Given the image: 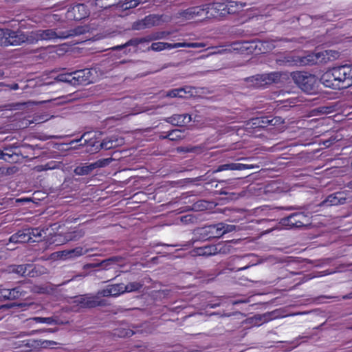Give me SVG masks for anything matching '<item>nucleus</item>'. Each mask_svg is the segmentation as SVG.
Instances as JSON below:
<instances>
[{"label": "nucleus", "mask_w": 352, "mask_h": 352, "mask_svg": "<svg viewBox=\"0 0 352 352\" xmlns=\"http://www.w3.org/2000/svg\"><path fill=\"white\" fill-rule=\"evenodd\" d=\"M334 76L342 88L352 85V65H344L332 68Z\"/></svg>", "instance_id": "4"}, {"label": "nucleus", "mask_w": 352, "mask_h": 352, "mask_svg": "<svg viewBox=\"0 0 352 352\" xmlns=\"http://www.w3.org/2000/svg\"><path fill=\"white\" fill-rule=\"evenodd\" d=\"M352 197L346 191H338L328 195L320 204V206H333L349 204Z\"/></svg>", "instance_id": "6"}, {"label": "nucleus", "mask_w": 352, "mask_h": 352, "mask_svg": "<svg viewBox=\"0 0 352 352\" xmlns=\"http://www.w3.org/2000/svg\"><path fill=\"white\" fill-rule=\"evenodd\" d=\"M77 236V234L74 233V236H71L69 240L72 241V240H78V239L76 238Z\"/></svg>", "instance_id": "64"}, {"label": "nucleus", "mask_w": 352, "mask_h": 352, "mask_svg": "<svg viewBox=\"0 0 352 352\" xmlns=\"http://www.w3.org/2000/svg\"><path fill=\"white\" fill-rule=\"evenodd\" d=\"M294 82L304 92L308 94L319 93V82L315 75L305 72L291 73Z\"/></svg>", "instance_id": "1"}, {"label": "nucleus", "mask_w": 352, "mask_h": 352, "mask_svg": "<svg viewBox=\"0 0 352 352\" xmlns=\"http://www.w3.org/2000/svg\"><path fill=\"white\" fill-rule=\"evenodd\" d=\"M280 223L286 229H296L309 224V217L304 212H296L280 219Z\"/></svg>", "instance_id": "3"}, {"label": "nucleus", "mask_w": 352, "mask_h": 352, "mask_svg": "<svg viewBox=\"0 0 352 352\" xmlns=\"http://www.w3.org/2000/svg\"><path fill=\"white\" fill-rule=\"evenodd\" d=\"M129 46H133V47L138 46V43L137 38H133L130 39L129 41H128L126 43H124L123 45H117V46L113 47L111 48V50L113 51L121 50L124 49V48H126L127 47H129Z\"/></svg>", "instance_id": "36"}, {"label": "nucleus", "mask_w": 352, "mask_h": 352, "mask_svg": "<svg viewBox=\"0 0 352 352\" xmlns=\"http://www.w3.org/2000/svg\"><path fill=\"white\" fill-rule=\"evenodd\" d=\"M182 93L186 94V91H184V89H182V88L174 89L168 91L166 93V96L170 97V98H176V97L182 98V97H183V96L182 94Z\"/></svg>", "instance_id": "42"}, {"label": "nucleus", "mask_w": 352, "mask_h": 352, "mask_svg": "<svg viewBox=\"0 0 352 352\" xmlns=\"http://www.w3.org/2000/svg\"><path fill=\"white\" fill-rule=\"evenodd\" d=\"M267 118L266 116L263 117H257L251 119L248 123V124H250L252 128L257 129V128H262L265 129L266 128V123L267 122Z\"/></svg>", "instance_id": "28"}, {"label": "nucleus", "mask_w": 352, "mask_h": 352, "mask_svg": "<svg viewBox=\"0 0 352 352\" xmlns=\"http://www.w3.org/2000/svg\"><path fill=\"white\" fill-rule=\"evenodd\" d=\"M8 242H31L30 228L19 230L10 236ZM32 242H36L32 240Z\"/></svg>", "instance_id": "22"}, {"label": "nucleus", "mask_w": 352, "mask_h": 352, "mask_svg": "<svg viewBox=\"0 0 352 352\" xmlns=\"http://www.w3.org/2000/svg\"><path fill=\"white\" fill-rule=\"evenodd\" d=\"M204 176H199L195 179H192V182H199V181H204L205 179L204 178Z\"/></svg>", "instance_id": "62"}, {"label": "nucleus", "mask_w": 352, "mask_h": 352, "mask_svg": "<svg viewBox=\"0 0 352 352\" xmlns=\"http://www.w3.org/2000/svg\"><path fill=\"white\" fill-rule=\"evenodd\" d=\"M55 344H56V342H53V341H45V342H43V344L44 345L45 347L50 346L54 345Z\"/></svg>", "instance_id": "58"}, {"label": "nucleus", "mask_w": 352, "mask_h": 352, "mask_svg": "<svg viewBox=\"0 0 352 352\" xmlns=\"http://www.w3.org/2000/svg\"><path fill=\"white\" fill-rule=\"evenodd\" d=\"M146 28L145 24L143 20L135 21L132 25V29L135 30H140Z\"/></svg>", "instance_id": "50"}, {"label": "nucleus", "mask_w": 352, "mask_h": 352, "mask_svg": "<svg viewBox=\"0 0 352 352\" xmlns=\"http://www.w3.org/2000/svg\"><path fill=\"white\" fill-rule=\"evenodd\" d=\"M90 135V133L87 132V133H83V135L81 136V138L78 140H72L71 142H70V144H74L75 142H81L82 139L85 138H87V136H89Z\"/></svg>", "instance_id": "55"}, {"label": "nucleus", "mask_w": 352, "mask_h": 352, "mask_svg": "<svg viewBox=\"0 0 352 352\" xmlns=\"http://www.w3.org/2000/svg\"><path fill=\"white\" fill-rule=\"evenodd\" d=\"M320 82L326 87L333 89H340L341 86L337 81L336 78L334 76V73L332 69L328 70L322 75L320 78Z\"/></svg>", "instance_id": "19"}, {"label": "nucleus", "mask_w": 352, "mask_h": 352, "mask_svg": "<svg viewBox=\"0 0 352 352\" xmlns=\"http://www.w3.org/2000/svg\"><path fill=\"white\" fill-rule=\"evenodd\" d=\"M73 74L72 72H67V73H63L58 74L55 80L58 82H67L69 85H73Z\"/></svg>", "instance_id": "34"}, {"label": "nucleus", "mask_w": 352, "mask_h": 352, "mask_svg": "<svg viewBox=\"0 0 352 352\" xmlns=\"http://www.w3.org/2000/svg\"><path fill=\"white\" fill-rule=\"evenodd\" d=\"M107 139L109 140L110 142H112L113 144H116V146L122 144V139H119L116 136H111L107 138Z\"/></svg>", "instance_id": "53"}, {"label": "nucleus", "mask_w": 352, "mask_h": 352, "mask_svg": "<svg viewBox=\"0 0 352 352\" xmlns=\"http://www.w3.org/2000/svg\"><path fill=\"white\" fill-rule=\"evenodd\" d=\"M208 206V202L204 200H199L197 202L194 203L192 206V210L202 211L204 210H207Z\"/></svg>", "instance_id": "40"}, {"label": "nucleus", "mask_w": 352, "mask_h": 352, "mask_svg": "<svg viewBox=\"0 0 352 352\" xmlns=\"http://www.w3.org/2000/svg\"><path fill=\"white\" fill-rule=\"evenodd\" d=\"M113 160V159L111 157L100 159L93 163L77 166L74 172L76 175H88L96 168L107 166Z\"/></svg>", "instance_id": "7"}, {"label": "nucleus", "mask_w": 352, "mask_h": 352, "mask_svg": "<svg viewBox=\"0 0 352 352\" xmlns=\"http://www.w3.org/2000/svg\"><path fill=\"white\" fill-rule=\"evenodd\" d=\"M31 320L36 323H45L47 324H58V320L56 317H34L32 318Z\"/></svg>", "instance_id": "32"}, {"label": "nucleus", "mask_w": 352, "mask_h": 352, "mask_svg": "<svg viewBox=\"0 0 352 352\" xmlns=\"http://www.w3.org/2000/svg\"><path fill=\"white\" fill-rule=\"evenodd\" d=\"M180 115L184 118V124L190 122V120H191V116L190 115H189L188 113L180 114Z\"/></svg>", "instance_id": "56"}, {"label": "nucleus", "mask_w": 352, "mask_h": 352, "mask_svg": "<svg viewBox=\"0 0 352 352\" xmlns=\"http://www.w3.org/2000/svg\"><path fill=\"white\" fill-rule=\"evenodd\" d=\"M80 308L90 309L98 306H104L105 300L100 299L96 296L82 295L78 297L74 301Z\"/></svg>", "instance_id": "11"}, {"label": "nucleus", "mask_w": 352, "mask_h": 352, "mask_svg": "<svg viewBox=\"0 0 352 352\" xmlns=\"http://www.w3.org/2000/svg\"><path fill=\"white\" fill-rule=\"evenodd\" d=\"M22 305H23L22 303L10 302V303H7V304L0 305V309L8 311L11 308H14V307H22Z\"/></svg>", "instance_id": "47"}, {"label": "nucleus", "mask_w": 352, "mask_h": 352, "mask_svg": "<svg viewBox=\"0 0 352 352\" xmlns=\"http://www.w3.org/2000/svg\"><path fill=\"white\" fill-rule=\"evenodd\" d=\"M30 239H32V236L40 237L42 236V231L40 230L38 228L30 229Z\"/></svg>", "instance_id": "51"}, {"label": "nucleus", "mask_w": 352, "mask_h": 352, "mask_svg": "<svg viewBox=\"0 0 352 352\" xmlns=\"http://www.w3.org/2000/svg\"><path fill=\"white\" fill-rule=\"evenodd\" d=\"M123 294V283L110 284L98 292V295L103 297H118Z\"/></svg>", "instance_id": "14"}, {"label": "nucleus", "mask_w": 352, "mask_h": 352, "mask_svg": "<svg viewBox=\"0 0 352 352\" xmlns=\"http://www.w3.org/2000/svg\"><path fill=\"white\" fill-rule=\"evenodd\" d=\"M116 261H118V258H117V257L113 256V257L109 258V259H107L103 263L108 264L109 263L114 262Z\"/></svg>", "instance_id": "59"}, {"label": "nucleus", "mask_w": 352, "mask_h": 352, "mask_svg": "<svg viewBox=\"0 0 352 352\" xmlns=\"http://www.w3.org/2000/svg\"><path fill=\"white\" fill-rule=\"evenodd\" d=\"M207 12V19H216L221 20L226 18V12L224 9V3L214 2L212 3L206 4Z\"/></svg>", "instance_id": "13"}, {"label": "nucleus", "mask_w": 352, "mask_h": 352, "mask_svg": "<svg viewBox=\"0 0 352 352\" xmlns=\"http://www.w3.org/2000/svg\"><path fill=\"white\" fill-rule=\"evenodd\" d=\"M332 54L331 56L333 58H336V56L338 55V52L335 51H324L321 52L316 53L313 55L308 56L307 61L309 63V64H318V63H325L330 60V57L329 56V54Z\"/></svg>", "instance_id": "17"}, {"label": "nucleus", "mask_w": 352, "mask_h": 352, "mask_svg": "<svg viewBox=\"0 0 352 352\" xmlns=\"http://www.w3.org/2000/svg\"><path fill=\"white\" fill-rule=\"evenodd\" d=\"M12 271L23 276L34 277L45 273L46 270L42 266H36L33 264L18 265L12 267Z\"/></svg>", "instance_id": "8"}, {"label": "nucleus", "mask_w": 352, "mask_h": 352, "mask_svg": "<svg viewBox=\"0 0 352 352\" xmlns=\"http://www.w3.org/2000/svg\"><path fill=\"white\" fill-rule=\"evenodd\" d=\"M263 43L260 41H253L250 43V46L247 47V49H254L256 50V48H258L259 52H261V48L260 45H263Z\"/></svg>", "instance_id": "49"}, {"label": "nucleus", "mask_w": 352, "mask_h": 352, "mask_svg": "<svg viewBox=\"0 0 352 352\" xmlns=\"http://www.w3.org/2000/svg\"><path fill=\"white\" fill-rule=\"evenodd\" d=\"M219 226L221 228L223 235H224L226 233L235 231L236 230V226L234 225H229L224 223H219Z\"/></svg>", "instance_id": "44"}, {"label": "nucleus", "mask_w": 352, "mask_h": 352, "mask_svg": "<svg viewBox=\"0 0 352 352\" xmlns=\"http://www.w3.org/2000/svg\"><path fill=\"white\" fill-rule=\"evenodd\" d=\"M351 298H352V292L343 296V299H351Z\"/></svg>", "instance_id": "63"}, {"label": "nucleus", "mask_w": 352, "mask_h": 352, "mask_svg": "<svg viewBox=\"0 0 352 352\" xmlns=\"http://www.w3.org/2000/svg\"><path fill=\"white\" fill-rule=\"evenodd\" d=\"M208 230L210 240L213 239H219L223 236L219 223L208 226Z\"/></svg>", "instance_id": "29"}, {"label": "nucleus", "mask_w": 352, "mask_h": 352, "mask_svg": "<svg viewBox=\"0 0 352 352\" xmlns=\"http://www.w3.org/2000/svg\"><path fill=\"white\" fill-rule=\"evenodd\" d=\"M223 243H209L204 247H199L194 249L191 254L192 256H212L220 252L218 246Z\"/></svg>", "instance_id": "16"}, {"label": "nucleus", "mask_w": 352, "mask_h": 352, "mask_svg": "<svg viewBox=\"0 0 352 352\" xmlns=\"http://www.w3.org/2000/svg\"><path fill=\"white\" fill-rule=\"evenodd\" d=\"M164 120L174 126H182L184 124V118L180 114H175L171 117L165 118Z\"/></svg>", "instance_id": "33"}, {"label": "nucleus", "mask_w": 352, "mask_h": 352, "mask_svg": "<svg viewBox=\"0 0 352 352\" xmlns=\"http://www.w3.org/2000/svg\"><path fill=\"white\" fill-rule=\"evenodd\" d=\"M89 32L87 26H78L74 29L66 31H60L58 29L38 30L35 32L37 39L50 40L54 38L65 39L78 35L83 34Z\"/></svg>", "instance_id": "2"}, {"label": "nucleus", "mask_w": 352, "mask_h": 352, "mask_svg": "<svg viewBox=\"0 0 352 352\" xmlns=\"http://www.w3.org/2000/svg\"><path fill=\"white\" fill-rule=\"evenodd\" d=\"M180 65H181V63H168V64H165V65L162 67V69H165V68H167V67H179Z\"/></svg>", "instance_id": "57"}, {"label": "nucleus", "mask_w": 352, "mask_h": 352, "mask_svg": "<svg viewBox=\"0 0 352 352\" xmlns=\"http://www.w3.org/2000/svg\"><path fill=\"white\" fill-rule=\"evenodd\" d=\"M15 148H17V144H16L4 146L1 150L2 155L1 158L5 161H6V159H13V155H11V154Z\"/></svg>", "instance_id": "30"}, {"label": "nucleus", "mask_w": 352, "mask_h": 352, "mask_svg": "<svg viewBox=\"0 0 352 352\" xmlns=\"http://www.w3.org/2000/svg\"><path fill=\"white\" fill-rule=\"evenodd\" d=\"M173 48H177V47L175 46V43H168L165 42H157V43H153L152 45L148 47V50H153L155 52H160L162 50H166V49H173Z\"/></svg>", "instance_id": "27"}, {"label": "nucleus", "mask_w": 352, "mask_h": 352, "mask_svg": "<svg viewBox=\"0 0 352 352\" xmlns=\"http://www.w3.org/2000/svg\"><path fill=\"white\" fill-rule=\"evenodd\" d=\"M271 119L272 121V126H279L281 124H284V120L279 116H271Z\"/></svg>", "instance_id": "48"}, {"label": "nucleus", "mask_w": 352, "mask_h": 352, "mask_svg": "<svg viewBox=\"0 0 352 352\" xmlns=\"http://www.w3.org/2000/svg\"><path fill=\"white\" fill-rule=\"evenodd\" d=\"M7 38L8 46L19 45L28 41V36L22 31H14L10 29Z\"/></svg>", "instance_id": "20"}, {"label": "nucleus", "mask_w": 352, "mask_h": 352, "mask_svg": "<svg viewBox=\"0 0 352 352\" xmlns=\"http://www.w3.org/2000/svg\"><path fill=\"white\" fill-rule=\"evenodd\" d=\"M19 170V168L15 166H10V167H1L0 168V175L2 176H8V175H12L15 174Z\"/></svg>", "instance_id": "39"}, {"label": "nucleus", "mask_w": 352, "mask_h": 352, "mask_svg": "<svg viewBox=\"0 0 352 352\" xmlns=\"http://www.w3.org/2000/svg\"><path fill=\"white\" fill-rule=\"evenodd\" d=\"M89 14L87 6L82 3L77 4L68 10L69 16L75 21L85 19L89 16Z\"/></svg>", "instance_id": "15"}, {"label": "nucleus", "mask_w": 352, "mask_h": 352, "mask_svg": "<svg viewBox=\"0 0 352 352\" xmlns=\"http://www.w3.org/2000/svg\"><path fill=\"white\" fill-rule=\"evenodd\" d=\"M20 147L28 148L33 150V146L30 144H23L20 146L17 145V148L14 149V152H12L11 154V155H13V159H6V162H10V163L16 162L20 160V157H22L24 158L28 157V156L23 155V153L21 150Z\"/></svg>", "instance_id": "23"}, {"label": "nucleus", "mask_w": 352, "mask_h": 352, "mask_svg": "<svg viewBox=\"0 0 352 352\" xmlns=\"http://www.w3.org/2000/svg\"><path fill=\"white\" fill-rule=\"evenodd\" d=\"M21 286H17L12 289H8V300H16L24 297L26 294Z\"/></svg>", "instance_id": "25"}, {"label": "nucleus", "mask_w": 352, "mask_h": 352, "mask_svg": "<svg viewBox=\"0 0 352 352\" xmlns=\"http://www.w3.org/2000/svg\"><path fill=\"white\" fill-rule=\"evenodd\" d=\"M164 139H168L171 141H176L182 139L181 131L179 129H173L170 131L166 136L163 137Z\"/></svg>", "instance_id": "37"}, {"label": "nucleus", "mask_w": 352, "mask_h": 352, "mask_svg": "<svg viewBox=\"0 0 352 352\" xmlns=\"http://www.w3.org/2000/svg\"><path fill=\"white\" fill-rule=\"evenodd\" d=\"M254 166L253 165H248L241 163H230V164H225L218 166V168L213 170V173H218L223 170H244V169H250L254 168Z\"/></svg>", "instance_id": "21"}, {"label": "nucleus", "mask_w": 352, "mask_h": 352, "mask_svg": "<svg viewBox=\"0 0 352 352\" xmlns=\"http://www.w3.org/2000/svg\"><path fill=\"white\" fill-rule=\"evenodd\" d=\"M193 233L197 236V239H192L191 242H197V241H208L209 238L208 226L203 228H197L194 230Z\"/></svg>", "instance_id": "24"}, {"label": "nucleus", "mask_w": 352, "mask_h": 352, "mask_svg": "<svg viewBox=\"0 0 352 352\" xmlns=\"http://www.w3.org/2000/svg\"><path fill=\"white\" fill-rule=\"evenodd\" d=\"M73 85L76 86L82 84H88L91 82L90 77L92 73L89 69H84L72 72Z\"/></svg>", "instance_id": "18"}, {"label": "nucleus", "mask_w": 352, "mask_h": 352, "mask_svg": "<svg viewBox=\"0 0 352 352\" xmlns=\"http://www.w3.org/2000/svg\"><path fill=\"white\" fill-rule=\"evenodd\" d=\"M267 118V122L266 123V128H268L269 126H272V121L271 119V116H266Z\"/></svg>", "instance_id": "60"}, {"label": "nucleus", "mask_w": 352, "mask_h": 352, "mask_svg": "<svg viewBox=\"0 0 352 352\" xmlns=\"http://www.w3.org/2000/svg\"><path fill=\"white\" fill-rule=\"evenodd\" d=\"M175 46L177 47H204V44L201 43H175Z\"/></svg>", "instance_id": "41"}, {"label": "nucleus", "mask_w": 352, "mask_h": 352, "mask_svg": "<svg viewBox=\"0 0 352 352\" xmlns=\"http://www.w3.org/2000/svg\"><path fill=\"white\" fill-rule=\"evenodd\" d=\"M161 37L159 36L158 33L148 34L144 37L137 38L138 45L144 43H149L151 41L157 40L160 38Z\"/></svg>", "instance_id": "38"}, {"label": "nucleus", "mask_w": 352, "mask_h": 352, "mask_svg": "<svg viewBox=\"0 0 352 352\" xmlns=\"http://www.w3.org/2000/svg\"><path fill=\"white\" fill-rule=\"evenodd\" d=\"M180 221L185 223H195L197 221V218L192 214H186L180 217Z\"/></svg>", "instance_id": "45"}, {"label": "nucleus", "mask_w": 352, "mask_h": 352, "mask_svg": "<svg viewBox=\"0 0 352 352\" xmlns=\"http://www.w3.org/2000/svg\"><path fill=\"white\" fill-rule=\"evenodd\" d=\"M9 29L0 28V45L8 46Z\"/></svg>", "instance_id": "43"}, {"label": "nucleus", "mask_w": 352, "mask_h": 352, "mask_svg": "<svg viewBox=\"0 0 352 352\" xmlns=\"http://www.w3.org/2000/svg\"><path fill=\"white\" fill-rule=\"evenodd\" d=\"M142 20L144 23L145 24L146 28L151 27L155 25V16L153 15H149L146 16Z\"/></svg>", "instance_id": "46"}, {"label": "nucleus", "mask_w": 352, "mask_h": 352, "mask_svg": "<svg viewBox=\"0 0 352 352\" xmlns=\"http://www.w3.org/2000/svg\"><path fill=\"white\" fill-rule=\"evenodd\" d=\"M178 150L183 151L185 152H192V151H194L195 148H179Z\"/></svg>", "instance_id": "61"}, {"label": "nucleus", "mask_w": 352, "mask_h": 352, "mask_svg": "<svg viewBox=\"0 0 352 352\" xmlns=\"http://www.w3.org/2000/svg\"><path fill=\"white\" fill-rule=\"evenodd\" d=\"M280 66H293L298 64V58L292 56H284L276 60Z\"/></svg>", "instance_id": "26"}, {"label": "nucleus", "mask_w": 352, "mask_h": 352, "mask_svg": "<svg viewBox=\"0 0 352 352\" xmlns=\"http://www.w3.org/2000/svg\"><path fill=\"white\" fill-rule=\"evenodd\" d=\"M180 15L187 20L203 21L207 19L206 4L188 8L182 11Z\"/></svg>", "instance_id": "9"}, {"label": "nucleus", "mask_w": 352, "mask_h": 352, "mask_svg": "<svg viewBox=\"0 0 352 352\" xmlns=\"http://www.w3.org/2000/svg\"><path fill=\"white\" fill-rule=\"evenodd\" d=\"M276 74H270L267 75H255L245 78L243 80L247 83L248 87L258 88L266 84L275 81Z\"/></svg>", "instance_id": "10"}, {"label": "nucleus", "mask_w": 352, "mask_h": 352, "mask_svg": "<svg viewBox=\"0 0 352 352\" xmlns=\"http://www.w3.org/2000/svg\"><path fill=\"white\" fill-rule=\"evenodd\" d=\"M80 145H85L87 146H91V148H94L88 151L92 153H97L101 149L109 150L116 147V144H113L112 142H110V140H108L107 138L104 139L102 142H99L98 141L96 140V138H86L84 140V143L80 144Z\"/></svg>", "instance_id": "12"}, {"label": "nucleus", "mask_w": 352, "mask_h": 352, "mask_svg": "<svg viewBox=\"0 0 352 352\" xmlns=\"http://www.w3.org/2000/svg\"><path fill=\"white\" fill-rule=\"evenodd\" d=\"M95 250L89 249L87 248L82 247H77L76 248L69 250H63L56 252L52 254V258H60L63 260L78 257L79 256H82L84 254H87L89 256L98 255V253L94 252Z\"/></svg>", "instance_id": "5"}, {"label": "nucleus", "mask_w": 352, "mask_h": 352, "mask_svg": "<svg viewBox=\"0 0 352 352\" xmlns=\"http://www.w3.org/2000/svg\"><path fill=\"white\" fill-rule=\"evenodd\" d=\"M8 289L0 288V301L8 300Z\"/></svg>", "instance_id": "52"}, {"label": "nucleus", "mask_w": 352, "mask_h": 352, "mask_svg": "<svg viewBox=\"0 0 352 352\" xmlns=\"http://www.w3.org/2000/svg\"><path fill=\"white\" fill-rule=\"evenodd\" d=\"M143 285L140 282H132L127 285L123 283V291L124 293L133 292L140 290Z\"/></svg>", "instance_id": "31"}, {"label": "nucleus", "mask_w": 352, "mask_h": 352, "mask_svg": "<svg viewBox=\"0 0 352 352\" xmlns=\"http://www.w3.org/2000/svg\"><path fill=\"white\" fill-rule=\"evenodd\" d=\"M274 315V313L273 312H271V313H267L265 314H263V321L264 322H268L272 319H274L275 317L273 316Z\"/></svg>", "instance_id": "54"}, {"label": "nucleus", "mask_w": 352, "mask_h": 352, "mask_svg": "<svg viewBox=\"0 0 352 352\" xmlns=\"http://www.w3.org/2000/svg\"><path fill=\"white\" fill-rule=\"evenodd\" d=\"M146 1H144L145 2ZM144 3L142 0H125L121 7L123 10H129L136 8L140 3Z\"/></svg>", "instance_id": "35"}]
</instances>
